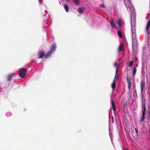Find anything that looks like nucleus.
Segmentation results:
<instances>
[{
	"label": "nucleus",
	"mask_w": 150,
	"mask_h": 150,
	"mask_svg": "<svg viewBox=\"0 0 150 150\" xmlns=\"http://www.w3.org/2000/svg\"><path fill=\"white\" fill-rule=\"evenodd\" d=\"M146 110V107H143V109H142V112L145 113Z\"/></svg>",
	"instance_id": "22"
},
{
	"label": "nucleus",
	"mask_w": 150,
	"mask_h": 150,
	"mask_svg": "<svg viewBox=\"0 0 150 150\" xmlns=\"http://www.w3.org/2000/svg\"><path fill=\"white\" fill-rule=\"evenodd\" d=\"M84 9L85 8L84 7H80L77 9V11L79 13H81L83 12Z\"/></svg>",
	"instance_id": "10"
},
{
	"label": "nucleus",
	"mask_w": 150,
	"mask_h": 150,
	"mask_svg": "<svg viewBox=\"0 0 150 150\" xmlns=\"http://www.w3.org/2000/svg\"><path fill=\"white\" fill-rule=\"evenodd\" d=\"M117 35L120 38H122V32L120 30L119 31L117 32Z\"/></svg>",
	"instance_id": "15"
},
{
	"label": "nucleus",
	"mask_w": 150,
	"mask_h": 150,
	"mask_svg": "<svg viewBox=\"0 0 150 150\" xmlns=\"http://www.w3.org/2000/svg\"><path fill=\"white\" fill-rule=\"evenodd\" d=\"M110 25L113 28H116V26L115 24L114 21L112 20L110 22Z\"/></svg>",
	"instance_id": "9"
},
{
	"label": "nucleus",
	"mask_w": 150,
	"mask_h": 150,
	"mask_svg": "<svg viewBox=\"0 0 150 150\" xmlns=\"http://www.w3.org/2000/svg\"><path fill=\"white\" fill-rule=\"evenodd\" d=\"M116 86V83L115 82L114 80L113 81V82L111 85V87L112 89L114 90L115 89Z\"/></svg>",
	"instance_id": "12"
},
{
	"label": "nucleus",
	"mask_w": 150,
	"mask_h": 150,
	"mask_svg": "<svg viewBox=\"0 0 150 150\" xmlns=\"http://www.w3.org/2000/svg\"><path fill=\"white\" fill-rule=\"evenodd\" d=\"M127 81L128 83H131V80L130 79L128 78L127 77Z\"/></svg>",
	"instance_id": "23"
},
{
	"label": "nucleus",
	"mask_w": 150,
	"mask_h": 150,
	"mask_svg": "<svg viewBox=\"0 0 150 150\" xmlns=\"http://www.w3.org/2000/svg\"><path fill=\"white\" fill-rule=\"evenodd\" d=\"M72 1L74 4L78 5L79 4L78 0H72Z\"/></svg>",
	"instance_id": "16"
},
{
	"label": "nucleus",
	"mask_w": 150,
	"mask_h": 150,
	"mask_svg": "<svg viewBox=\"0 0 150 150\" xmlns=\"http://www.w3.org/2000/svg\"><path fill=\"white\" fill-rule=\"evenodd\" d=\"M117 64H118V62H115L114 63V67H119V66H118L117 67Z\"/></svg>",
	"instance_id": "24"
},
{
	"label": "nucleus",
	"mask_w": 150,
	"mask_h": 150,
	"mask_svg": "<svg viewBox=\"0 0 150 150\" xmlns=\"http://www.w3.org/2000/svg\"><path fill=\"white\" fill-rule=\"evenodd\" d=\"M100 6L103 7V8H105V6L104 4H101L100 5Z\"/></svg>",
	"instance_id": "26"
},
{
	"label": "nucleus",
	"mask_w": 150,
	"mask_h": 150,
	"mask_svg": "<svg viewBox=\"0 0 150 150\" xmlns=\"http://www.w3.org/2000/svg\"><path fill=\"white\" fill-rule=\"evenodd\" d=\"M132 42L133 44L136 43L137 42L136 32L133 30L132 31Z\"/></svg>",
	"instance_id": "3"
},
{
	"label": "nucleus",
	"mask_w": 150,
	"mask_h": 150,
	"mask_svg": "<svg viewBox=\"0 0 150 150\" xmlns=\"http://www.w3.org/2000/svg\"><path fill=\"white\" fill-rule=\"evenodd\" d=\"M137 70V69H136V67H134V68L133 70V76H134L135 75V74Z\"/></svg>",
	"instance_id": "18"
},
{
	"label": "nucleus",
	"mask_w": 150,
	"mask_h": 150,
	"mask_svg": "<svg viewBox=\"0 0 150 150\" xmlns=\"http://www.w3.org/2000/svg\"><path fill=\"white\" fill-rule=\"evenodd\" d=\"M128 88L129 89V90H130V87L131 86V83H128Z\"/></svg>",
	"instance_id": "25"
},
{
	"label": "nucleus",
	"mask_w": 150,
	"mask_h": 150,
	"mask_svg": "<svg viewBox=\"0 0 150 150\" xmlns=\"http://www.w3.org/2000/svg\"><path fill=\"white\" fill-rule=\"evenodd\" d=\"M15 75V74H8L7 77V81L9 82L10 81L13 76Z\"/></svg>",
	"instance_id": "6"
},
{
	"label": "nucleus",
	"mask_w": 150,
	"mask_h": 150,
	"mask_svg": "<svg viewBox=\"0 0 150 150\" xmlns=\"http://www.w3.org/2000/svg\"><path fill=\"white\" fill-rule=\"evenodd\" d=\"M112 103L113 110L114 111H115L116 110L115 105L113 100H112Z\"/></svg>",
	"instance_id": "14"
},
{
	"label": "nucleus",
	"mask_w": 150,
	"mask_h": 150,
	"mask_svg": "<svg viewBox=\"0 0 150 150\" xmlns=\"http://www.w3.org/2000/svg\"><path fill=\"white\" fill-rule=\"evenodd\" d=\"M56 48V44L55 43L52 44L50 48V50L49 51L45 56V58H47L49 57V56L51 54L53 53L55 50Z\"/></svg>",
	"instance_id": "1"
},
{
	"label": "nucleus",
	"mask_w": 150,
	"mask_h": 150,
	"mask_svg": "<svg viewBox=\"0 0 150 150\" xmlns=\"http://www.w3.org/2000/svg\"><path fill=\"white\" fill-rule=\"evenodd\" d=\"M38 54L39 56L38 58H42L45 56V52L43 50H41L38 52Z\"/></svg>",
	"instance_id": "4"
},
{
	"label": "nucleus",
	"mask_w": 150,
	"mask_h": 150,
	"mask_svg": "<svg viewBox=\"0 0 150 150\" xmlns=\"http://www.w3.org/2000/svg\"><path fill=\"white\" fill-rule=\"evenodd\" d=\"M119 67H118L116 69V73L115 74V79H117V80L118 79V72L117 71V69Z\"/></svg>",
	"instance_id": "11"
},
{
	"label": "nucleus",
	"mask_w": 150,
	"mask_h": 150,
	"mask_svg": "<svg viewBox=\"0 0 150 150\" xmlns=\"http://www.w3.org/2000/svg\"><path fill=\"white\" fill-rule=\"evenodd\" d=\"M146 103H145V100H144V101L142 102V107H146Z\"/></svg>",
	"instance_id": "19"
},
{
	"label": "nucleus",
	"mask_w": 150,
	"mask_h": 150,
	"mask_svg": "<svg viewBox=\"0 0 150 150\" xmlns=\"http://www.w3.org/2000/svg\"><path fill=\"white\" fill-rule=\"evenodd\" d=\"M20 73L19 74V76L22 78H23L26 76V74L27 72L26 69H21L19 70Z\"/></svg>",
	"instance_id": "2"
},
{
	"label": "nucleus",
	"mask_w": 150,
	"mask_h": 150,
	"mask_svg": "<svg viewBox=\"0 0 150 150\" xmlns=\"http://www.w3.org/2000/svg\"><path fill=\"white\" fill-rule=\"evenodd\" d=\"M150 26V20H149L148 21V23L147 24V25H146V32H147V34L148 35H149L150 34V33L149 31V28Z\"/></svg>",
	"instance_id": "7"
},
{
	"label": "nucleus",
	"mask_w": 150,
	"mask_h": 150,
	"mask_svg": "<svg viewBox=\"0 0 150 150\" xmlns=\"http://www.w3.org/2000/svg\"><path fill=\"white\" fill-rule=\"evenodd\" d=\"M117 24L119 25V27H120L121 26V24L124 23L123 20L121 18L118 19L117 21Z\"/></svg>",
	"instance_id": "8"
},
{
	"label": "nucleus",
	"mask_w": 150,
	"mask_h": 150,
	"mask_svg": "<svg viewBox=\"0 0 150 150\" xmlns=\"http://www.w3.org/2000/svg\"><path fill=\"white\" fill-rule=\"evenodd\" d=\"M122 47L120 45L119 46L118 51L119 52H121L122 50Z\"/></svg>",
	"instance_id": "20"
},
{
	"label": "nucleus",
	"mask_w": 150,
	"mask_h": 150,
	"mask_svg": "<svg viewBox=\"0 0 150 150\" xmlns=\"http://www.w3.org/2000/svg\"><path fill=\"white\" fill-rule=\"evenodd\" d=\"M66 1H70V0H66Z\"/></svg>",
	"instance_id": "28"
},
{
	"label": "nucleus",
	"mask_w": 150,
	"mask_h": 150,
	"mask_svg": "<svg viewBox=\"0 0 150 150\" xmlns=\"http://www.w3.org/2000/svg\"><path fill=\"white\" fill-rule=\"evenodd\" d=\"M64 8L65 9V11L67 12H68L69 11V8L67 5L66 4H65L64 5Z\"/></svg>",
	"instance_id": "17"
},
{
	"label": "nucleus",
	"mask_w": 150,
	"mask_h": 150,
	"mask_svg": "<svg viewBox=\"0 0 150 150\" xmlns=\"http://www.w3.org/2000/svg\"><path fill=\"white\" fill-rule=\"evenodd\" d=\"M135 130L136 131V132L137 134H138V131H137V129H136V128H135Z\"/></svg>",
	"instance_id": "27"
},
{
	"label": "nucleus",
	"mask_w": 150,
	"mask_h": 150,
	"mask_svg": "<svg viewBox=\"0 0 150 150\" xmlns=\"http://www.w3.org/2000/svg\"><path fill=\"white\" fill-rule=\"evenodd\" d=\"M133 63H134V62L133 61H131L129 63V66L130 67L132 66L133 64Z\"/></svg>",
	"instance_id": "21"
},
{
	"label": "nucleus",
	"mask_w": 150,
	"mask_h": 150,
	"mask_svg": "<svg viewBox=\"0 0 150 150\" xmlns=\"http://www.w3.org/2000/svg\"><path fill=\"white\" fill-rule=\"evenodd\" d=\"M145 113L144 112H142V116L140 120V121L141 122H142L145 119Z\"/></svg>",
	"instance_id": "13"
},
{
	"label": "nucleus",
	"mask_w": 150,
	"mask_h": 150,
	"mask_svg": "<svg viewBox=\"0 0 150 150\" xmlns=\"http://www.w3.org/2000/svg\"><path fill=\"white\" fill-rule=\"evenodd\" d=\"M140 87H141V90L142 93L143 91H144V88L145 87V82L144 81H142L140 82Z\"/></svg>",
	"instance_id": "5"
}]
</instances>
